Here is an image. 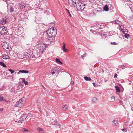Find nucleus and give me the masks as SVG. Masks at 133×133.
Segmentation results:
<instances>
[{
  "label": "nucleus",
  "instance_id": "nucleus-1",
  "mask_svg": "<svg viewBox=\"0 0 133 133\" xmlns=\"http://www.w3.org/2000/svg\"><path fill=\"white\" fill-rule=\"evenodd\" d=\"M43 37L51 43L54 42L55 39V36L52 35H49L47 33H44Z\"/></svg>",
  "mask_w": 133,
  "mask_h": 133
},
{
  "label": "nucleus",
  "instance_id": "nucleus-2",
  "mask_svg": "<svg viewBox=\"0 0 133 133\" xmlns=\"http://www.w3.org/2000/svg\"><path fill=\"white\" fill-rule=\"evenodd\" d=\"M45 33H47L48 34L49 33L51 35L55 36L57 33L56 28L53 27L49 29Z\"/></svg>",
  "mask_w": 133,
  "mask_h": 133
},
{
  "label": "nucleus",
  "instance_id": "nucleus-3",
  "mask_svg": "<svg viewBox=\"0 0 133 133\" xmlns=\"http://www.w3.org/2000/svg\"><path fill=\"white\" fill-rule=\"evenodd\" d=\"M86 6V4L84 3L79 2H77L75 7H76L78 10L82 11L84 10Z\"/></svg>",
  "mask_w": 133,
  "mask_h": 133
},
{
  "label": "nucleus",
  "instance_id": "nucleus-4",
  "mask_svg": "<svg viewBox=\"0 0 133 133\" xmlns=\"http://www.w3.org/2000/svg\"><path fill=\"white\" fill-rule=\"evenodd\" d=\"M46 47L45 45L44 44H42L39 45L37 47V52H39V53L42 54L44 50L46 49Z\"/></svg>",
  "mask_w": 133,
  "mask_h": 133
},
{
  "label": "nucleus",
  "instance_id": "nucleus-5",
  "mask_svg": "<svg viewBox=\"0 0 133 133\" xmlns=\"http://www.w3.org/2000/svg\"><path fill=\"white\" fill-rule=\"evenodd\" d=\"M7 27L4 26L0 27V35L3 36L6 35L8 33Z\"/></svg>",
  "mask_w": 133,
  "mask_h": 133
},
{
  "label": "nucleus",
  "instance_id": "nucleus-6",
  "mask_svg": "<svg viewBox=\"0 0 133 133\" xmlns=\"http://www.w3.org/2000/svg\"><path fill=\"white\" fill-rule=\"evenodd\" d=\"M26 99L24 97H23L17 101L15 105V106L20 107L22 106V104L24 103Z\"/></svg>",
  "mask_w": 133,
  "mask_h": 133
},
{
  "label": "nucleus",
  "instance_id": "nucleus-7",
  "mask_svg": "<svg viewBox=\"0 0 133 133\" xmlns=\"http://www.w3.org/2000/svg\"><path fill=\"white\" fill-rule=\"evenodd\" d=\"M2 46L3 48L6 51L10 50V48L9 47L8 44L7 42H4L2 44Z\"/></svg>",
  "mask_w": 133,
  "mask_h": 133
},
{
  "label": "nucleus",
  "instance_id": "nucleus-8",
  "mask_svg": "<svg viewBox=\"0 0 133 133\" xmlns=\"http://www.w3.org/2000/svg\"><path fill=\"white\" fill-rule=\"evenodd\" d=\"M69 4L72 7H75L77 3L76 0H68Z\"/></svg>",
  "mask_w": 133,
  "mask_h": 133
},
{
  "label": "nucleus",
  "instance_id": "nucleus-9",
  "mask_svg": "<svg viewBox=\"0 0 133 133\" xmlns=\"http://www.w3.org/2000/svg\"><path fill=\"white\" fill-rule=\"evenodd\" d=\"M60 71L59 68H55L51 71V72L52 74H54L55 73H57Z\"/></svg>",
  "mask_w": 133,
  "mask_h": 133
},
{
  "label": "nucleus",
  "instance_id": "nucleus-10",
  "mask_svg": "<svg viewBox=\"0 0 133 133\" xmlns=\"http://www.w3.org/2000/svg\"><path fill=\"white\" fill-rule=\"evenodd\" d=\"M25 4L24 2L19 3L18 4V7L20 9H23L24 8L25 6Z\"/></svg>",
  "mask_w": 133,
  "mask_h": 133
},
{
  "label": "nucleus",
  "instance_id": "nucleus-11",
  "mask_svg": "<svg viewBox=\"0 0 133 133\" xmlns=\"http://www.w3.org/2000/svg\"><path fill=\"white\" fill-rule=\"evenodd\" d=\"M63 45L62 47V50L64 52H67L68 51V50L65 48L66 45L64 42H63Z\"/></svg>",
  "mask_w": 133,
  "mask_h": 133
},
{
  "label": "nucleus",
  "instance_id": "nucleus-12",
  "mask_svg": "<svg viewBox=\"0 0 133 133\" xmlns=\"http://www.w3.org/2000/svg\"><path fill=\"white\" fill-rule=\"evenodd\" d=\"M7 22V20L6 19L3 18L0 21V24H4Z\"/></svg>",
  "mask_w": 133,
  "mask_h": 133
},
{
  "label": "nucleus",
  "instance_id": "nucleus-13",
  "mask_svg": "<svg viewBox=\"0 0 133 133\" xmlns=\"http://www.w3.org/2000/svg\"><path fill=\"white\" fill-rule=\"evenodd\" d=\"M27 117V114H25V115H22L20 117V118L21 119H23L24 121Z\"/></svg>",
  "mask_w": 133,
  "mask_h": 133
},
{
  "label": "nucleus",
  "instance_id": "nucleus-14",
  "mask_svg": "<svg viewBox=\"0 0 133 133\" xmlns=\"http://www.w3.org/2000/svg\"><path fill=\"white\" fill-rule=\"evenodd\" d=\"M2 58L4 59H8L10 58L9 56L6 55H4L2 56Z\"/></svg>",
  "mask_w": 133,
  "mask_h": 133
},
{
  "label": "nucleus",
  "instance_id": "nucleus-15",
  "mask_svg": "<svg viewBox=\"0 0 133 133\" xmlns=\"http://www.w3.org/2000/svg\"><path fill=\"white\" fill-rule=\"evenodd\" d=\"M120 26V28L121 29V30L123 32H125V28L124 27V26L123 25H119Z\"/></svg>",
  "mask_w": 133,
  "mask_h": 133
},
{
  "label": "nucleus",
  "instance_id": "nucleus-16",
  "mask_svg": "<svg viewBox=\"0 0 133 133\" xmlns=\"http://www.w3.org/2000/svg\"><path fill=\"white\" fill-rule=\"evenodd\" d=\"M114 24L119 25L120 24V23H121V22L118 20H115L114 21Z\"/></svg>",
  "mask_w": 133,
  "mask_h": 133
},
{
  "label": "nucleus",
  "instance_id": "nucleus-17",
  "mask_svg": "<svg viewBox=\"0 0 133 133\" xmlns=\"http://www.w3.org/2000/svg\"><path fill=\"white\" fill-rule=\"evenodd\" d=\"M19 72L21 73H27L29 72V71L26 70H20L19 71Z\"/></svg>",
  "mask_w": 133,
  "mask_h": 133
},
{
  "label": "nucleus",
  "instance_id": "nucleus-18",
  "mask_svg": "<svg viewBox=\"0 0 133 133\" xmlns=\"http://www.w3.org/2000/svg\"><path fill=\"white\" fill-rule=\"evenodd\" d=\"M21 79L22 80V82L24 83L26 85L28 84V82L26 81L24 78H21Z\"/></svg>",
  "mask_w": 133,
  "mask_h": 133
},
{
  "label": "nucleus",
  "instance_id": "nucleus-19",
  "mask_svg": "<svg viewBox=\"0 0 133 133\" xmlns=\"http://www.w3.org/2000/svg\"><path fill=\"white\" fill-rule=\"evenodd\" d=\"M113 122L114 125H117L118 124L117 120L114 119L113 121Z\"/></svg>",
  "mask_w": 133,
  "mask_h": 133
},
{
  "label": "nucleus",
  "instance_id": "nucleus-20",
  "mask_svg": "<svg viewBox=\"0 0 133 133\" xmlns=\"http://www.w3.org/2000/svg\"><path fill=\"white\" fill-rule=\"evenodd\" d=\"M0 65L3 66L4 67L6 68L7 67L6 66V65L4 63L2 62H0Z\"/></svg>",
  "mask_w": 133,
  "mask_h": 133
},
{
  "label": "nucleus",
  "instance_id": "nucleus-21",
  "mask_svg": "<svg viewBox=\"0 0 133 133\" xmlns=\"http://www.w3.org/2000/svg\"><path fill=\"white\" fill-rule=\"evenodd\" d=\"M56 62L58 63L59 64H62L63 63L62 62H61L60 59L58 58H57L56 59Z\"/></svg>",
  "mask_w": 133,
  "mask_h": 133
},
{
  "label": "nucleus",
  "instance_id": "nucleus-22",
  "mask_svg": "<svg viewBox=\"0 0 133 133\" xmlns=\"http://www.w3.org/2000/svg\"><path fill=\"white\" fill-rule=\"evenodd\" d=\"M84 79L86 81H90L91 80V79L90 77L87 76L84 77Z\"/></svg>",
  "mask_w": 133,
  "mask_h": 133
},
{
  "label": "nucleus",
  "instance_id": "nucleus-23",
  "mask_svg": "<svg viewBox=\"0 0 133 133\" xmlns=\"http://www.w3.org/2000/svg\"><path fill=\"white\" fill-rule=\"evenodd\" d=\"M115 88L117 92H120V89L117 86H115Z\"/></svg>",
  "mask_w": 133,
  "mask_h": 133
},
{
  "label": "nucleus",
  "instance_id": "nucleus-24",
  "mask_svg": "<svg viewBox=\"0 0 133 133\" xmlns=\"http://www.w3.org/2000/svg\"><path fill=\"white\" fill-rule=\"evenodd\" d=\"M37 130L41 133H44V132L43 129L39 127H38L37 128Z\"/></svg>",
  "mask_w": 133,
  "mask_h": 133
},
{
  "label": "nucleus",
  "instance_id": "nucleus-25",
  "mask_svg": "<svg viewBox=\"0 0 133 133\" xmlns=\"http://www.w3.org/2000/svg\"><path fill=\"white\" fill-rule=\"evenodd\" d=\"M104 10L105 11H108L109 10L108 8L107 5H106L104 7Z\"/></svg>",
  "mask_w": 133,
  "mask_h": 133
},
{
  "label": "nucleus",
  "instance_id": "nucleus-26",
  "mask_svg": "<svg viewBox=\"0 0 133 133\" xmlns=\"http://www.w3.org/2000/svg\"><path fill=\"white\" fill-rule=\"evenodd\" d=\"M97 101V98L95 97H94V98H93L92 99V101L94 102H96Z\"/></svg>",
  "mask_w": 133,
  "mask_h": 133
},
{
  "label": "nucleus",
  "instance_id": "nucleus-27",
  "mask_svg": "<svg viewBox=\"0 0 133 133\" xmlns=\"http://www.w3.org/2000/svg\"><path fill=\"white\" fill-rule=\"evenodd\" d=\"M21 131L22 132H24L25 131H28V130L26 128H23L21 130Z\"/></svg>",
  "mask_w": 133,
  "mask_h": 133
},
{
  "label": "nucleus",
  "instance_id": "nucleus-28",
  "mask_svg": "<svg viewBox=\"0 0 133 133\" xmlns=\"http://www.w3.org/2000/svg\"><path fill=\"white\" fill-rule=\"evenodd\" d=\"M8 70L11 72V74H13L15 72V71L14 70L12 69H8Z\"/></svg>",
  "mask_w": 133,
  "mask_h": 133
},
{
  "label": "nucleus",
  "instance_id": "nucleus-29",
  "mask_svg": "<svg viewBox=\"0 0 133 133\" xmlns=\"http://www.w3.org/2000/svg\"><path fill=\"white\" fill-rule=\"evenodd\" d=\"M23 120L21 119V118H20V119L18 121V122L19 123H21L23 122Z\"/></svg>",
  "mask_w": 133,
  "mask_h": 133
},
{
  "label": "nucleus",
  "instance_id": "nucleus-30",
  "mask_svg": "<svg viewBox=\"0 0 133 133\" xmlns=\"http://www.w3.org/2000/svg\"><path fill=\"white\" fill-rule=\"evenodd\" d=\"M129 36L130 35L129 34H125L124 35V36L127 39H128V38Z\"/></svg>",
  "mask_w": 133,
  "mask_h": 133
},
{
  "label": "nucleus",
  "instance_id": "nucleus-31",
  "mask_svg": "<svg viewBox=\"0 0 133 133\" xmlns=\"http://www.w3.org/2000/svg\"><path fill=\"white\" fill-rule=\"evenodd\" d=\"M10 12L11 13L13 11V8L12 7H11L10 9Z\"/></svg>",
  "mask_w": 133,
  "mask_h": 133
},
{
  "label": "nucleus",
  "instance_id": "nucleus-32",
  "mask_svg": "<svg viewBox=\"0 0 133 133\" xmlns=\"http://www.w3.org/2000/svg\"><path fill=\"white\" fill-rule=\"evenodd\" d=\"M62 107L65 110H66L68 108V107L66 105H63L62 106Z\"/></svg>",
  "mask_w": 133,
  "mask_h": 133
},
{
  "label": "nucleus",
  "instance_id": "nucleus-33",
  "mask_svg": "<svg viewBox=\"0 0 133 133\" xmlns=\"http://www.w3.org/2000/svg\"><path fill=\"white\" fill-rule=\"evenodd\" d=\"M66 10L67 11V12H68V14H69V16L71 17V14L70 13V12L67 9H66Z\"/></svg>",
  "mask_w": 133,
  "mask_h": 133
},
{
  "label": "nucleus",
  "instance_id": "nucleus-34",
  "mask_svg": "<svg viewBox=\"0 0 133 133\" xmlns=\"http://www.w3.org/2000/svg\"><path fill=\"white\" fill-rule=\"evenodd\" d=\"M115 97L114 96H113L111 97V99L113 101H114L115 100Z\"/></svg>",
  "mask_w": 133,
  "mask_h": 133
},
{
  "label": "nucleus",
  "instance_id": "nucleus-35",
  "mask_svg": "<svg viewBox=\"0 0 133 133\" xmlns=\"http://www.w3.org/2000/svg\"><path fill=\"white\" fill-rule=\"evenodd\" d=\"M3 99L4 98L0 96V101H3Z\"/></svg>",
  "mask_w": 133,
  "mask_h": 133
},
{
  "label": "nucleus",
  "instance_id": "nucleus-36",
  "mask_svg": "<svg viewBox=\"0 0 133 133\" xmlns=\"http://www.w3.org/2000/svg\"><path fill=\"white\" fill-rule=\"evenodd\" d=\"M111 44L112 45H116V44H117L116 42H111Z\"/></svg>",
  "mask_w": 133,
  "mask_h": 133
},
{
  "label": "nucleus",
  "instance_id": "nucleus-37",
  "mask_svg": "<svg viewBox=\"0 0 133 133\" xmlns=\"http://www.w3.org/2000/svg\"><path fill=\"white\" fill-rule=\"evenodd\" d=\"M117 75L116 74H115L114 75V78H117Z\"/></svg>",
  "mask_w": 133,
  "mask_h": 133
},
{
  "label": "nucleus",
  "instance_id": "nucleus-38",
  "mask_svg": "<svg viewBox=\"0 0 133 133\" xmlns=\"http://www.w3.org/2000/svg\"><path fill=\"white\" fill-rule=\"evenodd\" d=\"M55 125H57V126H58L59 128H60L61 126V125L60 124H58L57 123L56 124H55Z\"/></svg>",
  "mask_w": 133,
  "mask_h": 133
},
{
  "label": "nucleus",
  "instance_id": "nucleus-39",
  "mask_svg": "<svg viewBox=\"0 0 133 133\" xmlns=\"http://www.w3.org/2000/svg\"><path fill=\"white\" fill-rule=\"evenodd\" d=\"M104 27V25H103V26L100 25V27H99V28L100 29H102Z\"/></svg>",
  "mask_w": 133,
  "mask_h": 133
},
{
  "label": "nucleus",
  "instance_id": "nucleus-40",
  "mask_svg": "<svg viewBox=\"0 0 133 133\" xmlns=\"http://www.w3.org/2000/svg\"><path fill=\"white\" fill-rule=\"evenodd\" d=\"M124 31H125V32H124V33L125 34L126 33H127V32H128V31H127V30L125 28V30Z\"/></svg>",
  "mask_w": 133,
  "mask_h": 133
},
{
  "label": "nucleus",
  "instance_id": "nucleus-41",
  "mask_svg": "<svg viewBox=\"0 0 133 133\" xmlns=\"http://www.w3.org/2000/svg\"><path fill=\"white\" fill-rule=\"evenodd\" d=\"M86 55L85 54H84L83 55H82V56L83 57H85Z\"/></svg>",
  "mask_w": 133,
  "mask_h": 133
},
{
  "label": "nucleus",
  "instance_id": "nucleus-42",
  "mask_svg": "<svg viewBox=\"0 0 133 133\" xmlns=\"http://www.w3.org/2000/svg\"><path fill=\"white\" fill-rule=\"evenodd\" d=\"M57 119H55V120L54 121V122H55V123H57Z\"/></svg>",
  "mask_w": 133,
  "mask_h": 133
},
{
  "label": "nucleus",
  "instance_id": "nucleus-43",
  "mask_svg": "<svg viewBox=\"0 0 133 133\" xmlns=\"http://www.w3.org/2000/svg\"><path fill=\"white\" fill-rule=\"evenodd\" d=\"M126 129L125 128H124V129H122V131H125V130Z\"/></svg>",
  "mask_w": 133,
  "mask_h": 133
},
{
  "label": "nucleus",
  "instance_id": "nucleus-44",
  "mask_svg": "<svg viewBox=\"0 0 133 133\" xmlns=\"http://www.w3.org/2000/svg\"><path fill=\"white\" fill-rule=\"evenodd\" d=\"M93 83V85H94V87H96V85H95V83H94L93 82V83Z\"/></svg>",
  "mask_w": 133,
  "mask_h": 133
},
{
  "label": "nucleus",
  "instance_id": "nucleus-45",
  "mask_svg": "<svg viewBox=\"0 0 133 133\" xmlns=\"http://www.w3.org/2000/svg\"><path fill=\"white\" fill-rule=\"evenodd\" d=\"M74 83V81H72L71 83V84L72 85H73Z\"/></svg>",
  "mask_w": 133,
  "mask_h": 133
},
{
  "label": "nucleus",
  "instance_id": "nucleus-46",
  "mask_svg": "<svg viewBox=\"0 0 133 133\" xmlns=\"http://www.w3.org/2000/svg\"><path fill=\"white\" fill-rule=\"evenodd\" d=\"M3 110V109H0V111H2Z\"/></svg>",
  "mask_w": 133,
  "mask_h": 133
},
{
  "label": "nucleus",
  "instance_id": "nucleus-47",
  "mask_svg": "<svg viewBox=\"0 0 133 133\" xmlns=\"http://www.w3.org/2000/svg\"><path fill=\"white\" fill-rule=\"evenodd\" d=\"M36 101V102H37V103H38V101L37 100V101Z\"/></svg>",
  "mask_w": 133,
  "mask_h": 133
},
{
  "label": "nucleus",
  "instance_id": "nucleus-48",
  "mask_svg": "<svg viewBox=\"0 0 133 133\" xmlns=\"http://www.w3.org/2000/svg\"><path fill=\"white\" fill-rule=\"evenodd\" d=\"M121 66H122V65H121ZM123 68H125V66H123Z\"/></svg>",
  "mask_w": 133,
  "mask_h": 133
},
{
  "label": "nucleus",
  "instance_id": "nucleus-49",
  "mask_svg": "<svg viewBox=\"0 0 133 133\" xmlns=\"http://www.w3.org/2000/svg\"><path fill=\"white\" fill-rule=\"evenodd\" d=\"M102 71L103 72V73H104V70H103H103H102Z\"/></svg>",
  "mask_w": 133,
  "mask_h": 133
},
{
  "label": "nucleus",
  "instance_id": "nucleus-50",
  "mask_svg": "<svg viewBox=\"0 0 133 133\" xmlns=\"http://www.w3.org/2000/svg\"><path fill=\"white\" fill-rule=\"evenodd\" d=\"M42 86L44 88H45L44 87L43 85Z\"/></svg>",
  "mask_w": 133,
  "mask_h": 133
},
{
  "label": "nucleus",
  "instance_id": "nucleus-51",
  "mask_svg": "<svg viewBox=\"0 0 133 133\" xmlns=\"http://www.w3.org/2000/svg\"><path fill=\"white\" fill-rule=\"evenodd\" d=\"M113 32V31H112ZM113 32L114 33V34H115V33L114 32V31H113Z\"/></svg>",
  "mask_w": 133,
  "mask_h": 133
},
{
  "label": "nucleus",
  "instance_id": "nucleus-52",
  "mask_svg": "<svg viewBox=\"0 0 133 133\" xmlns=\"http://www.w3.org/2000/svg\"><path fill=\"white\" fill-rule=\"evenodd\" d=\"M17 122V121H15V122Z\"/></svg>",
  "mask_w": 133,
  "mask_h": 133
},
{
  "label": "nucleus",
  "instance_id": "nucleus-53",
  "mask_svg": "<svg viewBox=\"0 0 133 133\" xmlns=\"http://www.w3.org/2000/svg\"><path fill=\"white\" fill-rule=\"evenodd\" d=\"M122 69H124V68H123V67H122Z\"/></svg>",
  "mask_w": 133,
  "mask_h": 133
},
{
  "label": "nucleus",
  "instance_id": "nucleus-54",
  "mask_svg": "<svg viewBox=\"0 0 133 133\" xmlns=\"http://www.w3.org/2000/svg\"><path fill=\"white\" fill-rule=\"evenodd\" d=\"M32 57L33 58H34V56H32Z\"/></svg>",
  "mask_w": 133,
  "mask_h": 133
},
{
  "label": "nucleus",
  "instance_id": "nucleus-55",
  "mask_svg": "<svg viewBox=\"0 0 133 133\" xmlns=\"http://www.w3.org/2000/svg\"><path fill=\"white\" fill-rule=\"evenodd\" d=\"M35 58V56H34V58Z\"/></svg>",
  "mask_w": 133,
  "mask_h": 133
},
{
  "label": "nucleus",
  "instance_id": "nucleus-56",
  "mask_svg": "<svg viewBox=\"0 0 133 133\" xmlns=\"http://www.w3.org/2000/svg\"><path fill=\"white\" fill-rule=\"evenodd\" d=\"M132 110H133H133L132 109H131Z\"/></svg>",
  "mask_w": 133,
  "mask_h": 133
},
{
  "label": "nucleus",
  "instance_id": "nucleus-57",
  "mask_svg": "<svg viewBox=\"0 0 133 133\" xmlns=\"http://www.w3.org/2000/svg\"><path fill=\"white\" fill-rule=\"evenodd\" d=\"M132 110H133H133L132 109H131Z\"/></svg>",
  "mask_w": 133,
  "mask_h": 133
},
{
  "label": "nucleus",
  "instance_id": "nucleus-58",
  "mask_svg": "<svg viewBox=\"0 0 133 133\" xmlns=\"http://www.w3.org/2000/svg\"><path fill=\"white\" fill-rule=\"evenodd\" d=\"M132 123H133V121Z\"/></svg>",
  "mask_w": 133,
  "mask_h": 133
}]
</instances>
